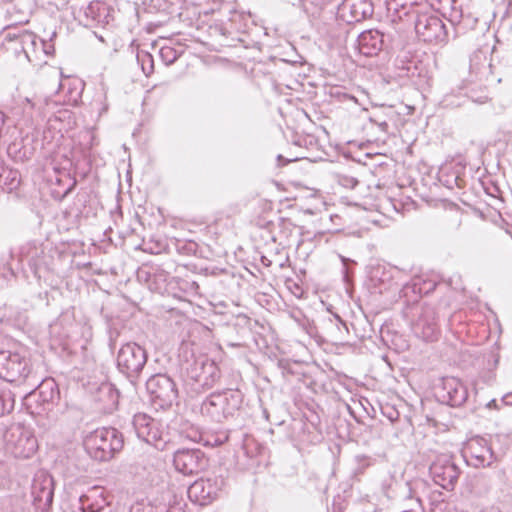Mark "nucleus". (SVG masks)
<instances>
[{
	"label": "nucleus",
	"mask_w": 512,
	"mask_h": 512,
	"mask_svg": "<svg viewBox=\"0 0 512 512\" xmlns=\"http://www.w3.org/2000/svg\"><path fill=\"white\" fill-rule=\"evenodd\" d=\"M123 447L121 433L112 427L98 428L84 439V448L88 455L100 462L109 461Z\"/></svg>",
	"instance_id": "1"
},
{
	"label": "nucleus",
	"mask_w": 512,
	"mask_h": 512,
	"mask_svg": "<svg viewBox=\"0 0 512 512\" xmlns=\"http://www.w3.org/2000/svg\"><path fill=\"white\" fill-rule=\"evenodd\" d=\"M243 395L239 390L227 389L211 393L201 404L202 415L210 417L213 421L222 422L240 409Z\"/></svg>",
	"instance_id": "2"
},
{
	"label": "nucleus",
	"mask_w": 512,
	"mask_h": 512,
	"mask_svg": "<svg viewBox=\"0 0 512 512\" xmlns=\"http://www.w3.org/2000/svg\"><path fill=\"white\" fill-rule=\"evenodd\" d=\"M182 373L195 386L194 389H211L221 378L216 362L206 355L187 360L182 365Z\"/></svg>",
	"instance_id": "3"
},
{
	"label": "nucleus",
	"mask_w": 512,
	"mask_h": 512,
	"mask_svg": "<svg viewBox=\"0 0 512 512\" xmlns=\"http://www.w3.org/2000/svg\"><path fill=\"white\" fill-rule=\"evenodd\" d=\"M147 362L146 350L135 342L121 346L117 354V367L131 383H135Z\"/></svg>",
	"instance_id": "4"
},
{
	"label": "nucleus",
	"mask_w": 512,
	"mask_h": 512,
	"mask_svg": "<svg viewBox=\"0 0 512 512\" xmlns=\"http://www.w3.org/2000/svg\"><path fill=\"white\" fill-rule=\"evenodd\" d=\"M132 425L139 439L159 451L167 448L170 440L162 424L144 413L134 415Z\"/></svg>",
	"instance_id": "5"
},
{
	"label": "nucleus",
	"mask_w": 512,
	"mask_h": 512,
	"mask_svg": "<svg viewBox=\"0 0 512 512\" xmlns=\"http://www.w3.org/2000/svg\"><path fill=\"white\" fill-rule=\"evenodd\" d=\"M414 28L417 36L424 42L444 44L448 39V32L442 19L431 12H416Z\"/></svg>",
	"instance_id": "6"
},
{
	"label": "nucleus",
	"mask_w": 512,
	"mask_h": 512,
	"mask_svg": "<svg viewBox=\"0 0 512 512\" xmlns=\"http://www.w3.org/2000/svg\"><path fill=\"white\" fill-rule=\"evenodd\" d=\"M3 439L7 451L17 458H30L38 447L35 436L19 424L9 427Z\"/></svg>",
	"instance_id": "7"
},
{
	"label": "nucleus",
	"mask_w": 512,
	"mask_h": 512,
	"mask_svg": "<svg viewBox=\"0 0 512 512\" xmlns=\"http://www.w3.org/2000/svg\"><path fill=\"white\" fill-rule=\"evenodd\" d=\"M151 401L159 408L170 407L178 398V389L174 380L166 374L151 376L146 382Z\"/></svg>",
	"instance_id": "8"
},
{
	"label": "nucleus",
	"mask_w": 512,
	"mask_h": 512,
	"mask_svg": "<svg viewBox=\"0 0 512 512\" xmlns=\"http://www.w3.org/2000/svg\"><path fill=\"white\" fill-rule=\"evenodd\" d=\"M429 473L435 484L449 491L454 489L461 470L452 456L441 454L430 465Z\"/></svg>",
	"instance_id": "9"
},
{
	"label": "nucleus",
	"mask_w": 512,
	"mask_h": 512,
	"mask_svg": "<svg viewBox=\"0 0 512 512\" xmlns=\"http://www.w3.org/2000/svg\"><path fill=\"white\" fill-rule=\"evenodd\" d=\"M29 360L18 352H0V378L13 383L26 380L30 374Z\"/></svg>",
	"instance_id": "10"
},
{
	"label": "nucleus",
	"mask_w": 512,
	"mask_h": 512,
	"mask_svg": "<svg viewBox=\"0 0 512 512\" xmlns=\"http://www.w3.org/2000/svg\"><path fill=\"white\" fill-rule=\"evenodd\" d=\"M462 455L467 465L474 468L490 467L497 460L492 443L479 436L468 441Z\"/></svg>",
	"instance_id": "11"
},
{
	"label": "nucleus",
	"mask_w": 512,
	"mask_h": 512,
	"mask_svg": "<svg viewBox=\"0 0 512 512\" xmlns=\"http://www.w3.org/2000/svg\"><path fill=\"white\" fill-rule=\"evenodd\" d=\"M224 485L225 480L221 476L201 478L189 486L188 497L192 502L205 506L219 497Z\"/></svg>",
	"instance_id": "12"
},
{
	"label": "nucleus",
	"mask_w": 512,
	"mask_h": 512,
	"mask_svg": "<svg viewBox=\"0 0 512 512\" xmlns=\"http://www.w3.org/2000/svg\"><path fill=\"white\" fill-rule=\"evenodd\" d=\"M435 395L443 404L460 407L468 398V389L459 379L446 377L441 380V384L436 388Z\"/></svg>",
	"instance_id": "13"
},
{
	"label": "nucleus",
	"mask_w": 512,
	"mask_h": 512,
	"mask_svg": "<svg viewBox=\"0 0 512 512\" xmlns=\"http://www.w3.org/2000/svg\"><path fill=\"white\" fill-rule=\"evenodd\" d=\"M207 458L200 449H179L173 454L175 469L183 475L199 473L207 466Z\"/></svg>",
	"instance_id": "14"
},
{
	"label": "nucleus",
	"mask_w": 512,
	"mask_h": 512,
	"mask_svg": "<svg viewBox=\"0 0 512 512\" xmlns=\"http://www.w3.org/2000/svg\"><path fill=\"white\" fill-rule=\"evenodd\" d=\"M32 505L35 512H49L53 497V479L48 475H38L31 486Z\"/></svg>",
	"instance_id": "15"
},
{
	"label": "nucleus",
	"mask_w": 512,
	"mask_h": 512,
	"mask_svg": "<svg viewBox=\"0 0 512 512\" xmlns=\"http://www.w3.org/2000/svg\"><path fill=\"white\" fill-rule=\"evenodd\" d=\"M339 17L348 24L361 22L373 14L370 0H344L338 7Z\"/></svg>",
	"instance_id": "16"
},
{
	"label": "nucleus",
	"mask_w": 512,
	"mask_h": 512,
	"mask_svg": "<svg viewBox=\"0 0 512 512\" xmlns=\"http://www.w3.org/2000/svg\"><path fill=\"white\" fill-rule=\"evenodd\" d=\"M108 505L104 488L98 486L88 489L77 500V508L81 512H102Z\"/></svg>",
	"instance_id": "17"
},
{
	"label": "nucleus",
	"mask_w": 512,
	"mask_h": 512,
	"mask_svg": "<svg viewBox=\"0 0 512 512\" xmlns=\"http://www.w3.org/2000/svg\"><path fill=\"white\" fill-rule=\"evenodd\" d=\"M416 336L424 341H434L438 336V325L435 320L434 311L426 308L413 325Z\"/></svg>",
	"instance_id": "18"
},
{
	"label": "nucleus",
	"mask_w": 512,
	"mask_h": 512,
	"mask_svg": "<svg viewBox=\"0 0 512 512\" xmlns=\"http://www.w3.org/2000/svg\"><path fill=\"white\" fill-rule=\"evenodd\" d=\"M85 83L77 77H64L58 85L57 93L63 94V101L67 105L77 106L82 98Z\"/></svg>",
	"instance_id": "19"
},
{
	"label": "nucleus",
	"mask_w": 512,
	"mask_h": 512,
	"mask_svg": "<svg viewBox=\"0 0 512 512\" xmlns=\"http://www.w3.org/2000/svg\"><path fill=\"white\" fill-rule=\"evenodd\" d=\"M384 35L378 30L362 32L357 39V47L365 56L377 55L383 48Z\"/></svg>",
	"instance_id": "20"
},
{
	"label": "nucleus",
	"mask_w": 512,
	"mask_h": 512,
	"mask_svg": "<svg viewBox=\"0 0 512 512\" xmlns=\"http://www.w3.org/2000/svg\"><path fill=\"white\" fill-rule=\"evenodd\" d=\"M463 169L459 165L442 168L439 172V181L448 189L463 188L465 186V179L462 176Z\"/></svg>",
	"instance_id": "21"
},
{
	"label": "nucleus",
	"mask_w": 512,
	"mask_h": 512,
	"mask_svg": "<svg viewBox=\"0 0 512 512\" xmlns=\"http://www.w3.org/2000/svg\"><path fill=\"white\" fill-rule=\"evenodd\" d=\"M39 401L43 405H54L60 399L58 385L53 379L43 380L37 385Z\"/></svg>",
	"instance_id": "22"
},
{
	"label": "nucleus",
	"mask_w": 512,
	"mask_h": 512,
	"mask_svg": "<svg viewBox=\"0 0 512 512\" xmlns=\"http://www.w3.org/2000/svg\"><path fill=\"white\" fill-rule=\"evenodd\" d=\"M469 99L475 103L483 104L487 102L488 96L483 95L478 98H474L473 96L462 94L460 91L452 90L443 96L440 104L444 108H457L464 105Z\"/></svg>",
	"instance_id": "23"
},
{
	"label": "nucleus",
	"mask_w": 512,
	"mask_h": 512,
	"mask_svg": "<svg viewBox=\"0 0 512 512\" xmlns=\"http://www.w3.org/2000/svg\"><path fill=\"white\" fill-rule=\"evenodd\" d=\"M229 439V431L219 430L200 434L199 441L204 446L217 447L226 443Z\"/></svg>",
	"instance_id": "24"
},
{
	"label": "nucleus",
	"mask_w": 512,
	"mask_h": 512,
	"mask_svg": "<svg viewBox=\"0 0 512 512\" xmlns=\"http://www.w3.org/2000/svg\"><path fill=\"white\" fill-rule=\"evenodd\" d=\"M492 486L493 478L486 472L477 473L472 480V489L478 495L487 493Z\"/></svg>",
	"instance_id": "25"
},
{
	"label": "nucleus",
	"mask_w": 512,
	"mask_h": 512,
	"mask_svg": "<svg viewBox=\"0 0 512 512\" xmlns=\"http://www.w3.org/2000/svg\"><path fill=\"white\" fill-rule=\"evenodd\" d=\"M15 396L11 390H0V417L10 413L14 409Z\"/></svg>",
	"instance_id": "26"
},
{
	"label": "nucleus",
	"mask_w": 512,
	"mask_h": 512,
	"mask_svg": "<svg viewBox=\"0 0 512 512\" xmlns=\"http://www.w3.org/2000/svg\"><path fill=\"white\" fill-rule=\"evenodd\" d=\"M137 61L141 66L143 73L146 76H149L154 71V59L153 56L144 50H139L137 52Z\"/></svg>",
	"instance_id": "27"
},
{
	"label": "nucleus",
	"mask_w": 512,
	"mask_h": 512,
	"mask_svg": "<svg viewBox=\"0 0 512 512\" xmlns=\"http://www.w3.org/2000/svg\"><path fill=\"white\" fill-rule=\"evenodd\" d=\"M129 512H164V507L155 506L147 499H140L130 506Z\"/></svg>",
	"instance_id": "28"
},
{
	"label": "nucleus",
	"mask_w": 512,
	"mask_h": 512,
	"mask_svg": "<svg viewBox=\"0 0 512 512\" xmlns=\"http://www.w3.org/2000/svg\"><path fill=\"white\" fill-rule=\"evenodd\" d=\"M262 449L263 448L255 441L254 438L249 436L244 438L242 450L248 458L254 459L261 453Z\"/></svg>",
	"instance_id": "29"
},
{
	"label": "nucleus",
	"mask_w": 512,
	"mask_h": 512,
	"mask_svg": "<svg viewBox=\"0 0 512 512\" xmlns=\"http://www.w3.org/2000/svg\"><path fill=\"white\" fill-rule=\"evenodd\" d=\"M99 9L100 5L98 3H90L86 8L83 10V15L85 17V25H91L94 21H99Z\"/></svg>",
	"instance_id": "30"
},
{
	"label": "nucleus",
	"mask_w": 512,
	"mask_h": 512,
	"mask_svg": "<svg viewBox=\"0 0 512 512\" xmlns=\"http://www.w3.org/2000/svg\"><path fill=\"white\" fill-rule=\"evenodd\" d=\"M449 2V11L446 12L448 15V20L454 25L461 21L462 19V9L461 6L458 5L457 0H448Z\"/></svg>",
	"instance_id": "31"
},
{
	"label": "nucleus",
	"mask_w": 512,
	"mask_h": 512,
	"mask_svg": "<svg viewBox=\"0 0 512 512\" xmlns=\"http://www.w3.org/2000/svg\"><path fill=\"white\" fill-rule=\"evenodd\" d=\"M7 153L8 155L16 160V161H23L26 159V151L23 150V146L21 142H12L7 147Z\"/></svg>",
	"instance_id": "32"
},
{
	"label": "nucleus",
	"mask_w": 512,
	"mask_h": 512,
	"mask_svg": "<svg viewBox=\"0 0 512 512\" xmlns=\"http://www.w3.org/2000/svg\"><path fill=\"white\" fill-rule=\"evenodd\" d=\"M159 55L163 63L167 66L173 64L179 57L178 52L170 46L162 47L159 51Z\"/></svg>",
	"instance_id": "33"
},
{
	"label": "nucleus",
	"mask_w": 512,
	"mask_h": 512,
	"mask_svg": "<svg viewBox=\"0 0 512 512\" xmlns=\"http://www.w3.org/2000/svg\"><path fill=\"white\" fill-rule=\"evenodd\" d=\"M26 103L32 108V109H37L39 114H42L43 111H44V108L46 106H49L50 105V102H52L51 99L49 98H45V99H40V98H35V99H29V98H26L25 99Z\"/></svg>",
	"instance_id": "34"
},
{
	"label": "nucleus",
	"mask_w": 512,
	"mask_h": 512,
	"mask_svg": "<svg viewBox=\"0 0 512 512\" xmlns=\"http://www.w3.org/2000/svg\"><path fill=\"white\" fill-rule=\"evenodd\" d=\"M388 411L383 410V414L392 422H396L399 419V412L391 407L387 408Z\"/></svg>",
	"instance_id": "35"
},
{
	"label": "nucleus",
	"mask_w": 512,
	"mask_h": 512,
	"mask_svg": "<svg viewBox=\"0 0 512 512\" xmlns=\"http://www.w3.org/2000/svg\"><path fill=\"white\" fill-rule=\"evenodd\" d=\"M329 321L331 323L335 322V326L338 330H340V326H343L344 328L347 329L345 322L338 314H332V316L329 317Z\"/></svg>",
	"instance_id": "36"
},
{
	"label": "nucleus",
	"mask_w": 512,
	"mask_h": 512,
	"mask_svg": "<svg viewBox=\"0 0 512 512\" xmlns=\"http://www.w3.org/2000/svg\"><path fill=\"white\" fill-rule=\"evenodd\" d=\"M504 406L500 404V399H492L486 403V408L500 410Z\"/></svg>",
	"instance_id": "37"
},
{
	"label": "nucleus",
	"mask_w": 512,
	"mask_h": 512,
	"mask_svg": "<svg viewBox=\"0 0 512 512\" xmlns=\"http://www.w3.org/2000/svg\"><path fill=\"white\" fill-rule=\"evenodd\" d=\"M500 404L503 405L504 407L505 406H512V392H509V393L505 394L500 399Z\"/></svg>",
	"instance_id": "38"
},
{
	"label": "nucleus",
	"mask_w": 512,
	"mask_h": 512,
	"mask_svg": "<svg viewBox=\"0 0 512 512\" xmlns=\"http://www.w3.org/2000/svg\"><path fill=\"white\" fill-rule=\"evenodd\" d=\"M274 227V224L272 222H268L267 223V231L269 232V235H270V239L273 241V242H276V236L273 234L272 232V228Z\"/></svg>",
	"instance_id": "39"
},
{
	"label": "nucleus",
	"mask_w": 512,
	"mask_h": 512,
	"mask_svg": "<svg viewBox=\"0 0 512 512\" xmlns=\"http://www.w3.org/2000/svg\"><path fill=\"white\" fill-rule=\"evenodd\" d=\"M291 161L292 160L285 159L282 155L277 156V162H278L279 166H285L286 164H288Z\"/></svg>",
	"instance_id": "40"
},
{
	"label": "nucleus",
	"mask_w": 512,
	"mask_h": 512,
	"mask_svg": "<svg viewBox=\"0 0 512 512\" xmlns=\"http://www.w3.org/2000/svg\"><path fill=\"white\" fill-rule=\"evenodd\" d=\"M166 512H185L181 507L172 506L169 507Z\"/></svg>",
	"instance_id": "41"
},
{
	"label": "nucleus",
	"mask_w": 512,
	"mask_h": 512,
	"mask_svg": "<svg viewBox=\"0 0 512 512\" xmlns=\"http://www.w3.org/2000/svg\"><path fill=\"white\" fill-rule=\"evenodd\" d=\"M20 37H21L22 42H24L25 39H29V40L32 39L33 35L28 32H25Z\"/></svg>",
	"instance_id": "42"
},
{
	"label": "nucleus",
	"mask_w": 512,
	"mask_h": 512,
	"mask_svg": "<svg viewBox=\"0 0 512 512\" xmlns=\"http://www.w3.org/2000/svg\"><path fill=\"white\" fill-rule=\"evenodd\" d=\"M76 186V181H74L72 183V185L64 192V195L63 197L67 196L69 193H71V191L74 189V187Z\"/></svg>",
	"instance_id": "43"
},
{
	"label": "nucleus",
	"mask_w": 512,
	"mask_h": 512,
	"mask_svg": "<svg viewBox=\"0 0 512 512\" xmlns=\"http://www.w3.org/2000/svg\"><path fill=\"white\" fill-rule=\"evenodd\" d=\"M6 38L9 39V40H14L17 38V35L16 34H11V33H8L6 35Z\"/></svg>",
	"instance_id": "44"
},
{
	"label": "nucleus",
	"mask_w": 512,
	"mask_h": 512,
	"mask_svg": "<svg viewBox=\"0 0 512 512\" xmlns=\"http://www.w3.org/2000/svg\"><path fill=\"white\" fill-rule=\"evenodd\" d=\"M384 127H387V123H386V122H383V123L381 124V128H384Z\"/></svg>",
	"instance_id": "45"
},
{
	"label": "nucleus",
	"mask_w": 512,
	"mask_h": 512,
	"mask_svg": "<svg viewBox=\"0 0 512 512\" xmlns=\"http://www.w3.org/2000/svg\"><path fill=\"white\" fill-rule=\"evenodd\" d=\"M107 109H108V106L105 105V106H103L102 111H107Z\"/></svg>",
	"instance_id": "46"
}]
</instances>
